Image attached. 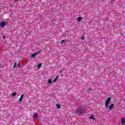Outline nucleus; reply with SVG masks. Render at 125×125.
Wrapping results in <instances>:
<instances>
[{
  "label": "nucleus",
  "instance_id": "nucleus-8",
  "mask_svg": "<svg viewBox=\"0 0 125 125\" xmlns=\"http://www.w3.org/2000/svg\"><path fill=\"white\" fill-rule=\"evenodd\" d=\"M33 117L36 119L37 118H39V116H38V114L35 113L34 115H33Z\"/></svg>",
  "mask_w": 125,
  "mask_h": 125
},
{
  "label": "nucleus",
  "instance_id": "nucleus-18",
  "mask_svg": "<svg viewBox=\"0 0 125 125\" xmlns=\"http://www.w3.org/2000/svg\"><path fill=\"white\" fill-rule=\"evenodd\" d=\"M81 40H83H83H84V36H82L81 38Z\"/></svg>",
  "mask_w": 125,
  "mask_h": 125
},
{
  "label": "nucleus",
  "instance_id": "nucleus-10",
  "mask_svg": "<svg viewBox=\"0 0 125 125\" xmlns=\"http://www.w3.org/2000/svg\"><path fill=\"white\" fill-rule=\"evenodd\" d=\"M56 106L58 108V109H60V108H61V105H60V104H56Z\"/></svg>",
  "mask_w": 125,
  "mask_h": 125
},
{
  "label": "nucleus",
  "instance_id": "nucleus-12",
  "mask_svg": "<svg viewBox=\"0 0 125 125\" xmlns=\"http://www.w3.org/2000/svg\"><path fill=\"white\" fill-rule=\"evenodd\" d=\"M48 83H54L53 81H52V80L51 79H50L48 82Z\"/></svg>",
  "mask_w": 125,
  "mask_h": 125
},
{
  "label": "nucleus",
  "instance_id": "nucleus-21",
  "mask_svg": "<svg viewBox=\"0 0 125 125\" xmlns=\"http://www.w3.org/2000/svg\"><path fill=\"white\" fill-rule=\"evenodd\" d=\"M3 39H5V36H3Z\"/></svg>",
  "mask_w": 125,
  "mask_h": 125
},
{
  "label": "nucleus",
  "instance_id": "nucleus-20",
  "mask_svg": "<svg viewBox=\"0 0 125 125\" xmlns=\"http://www.w3.org/2000/svg\"><path fill=\"white\" fill-rule=\"evenodd\" d=\"M23 97H24V94H22L21 97V98H23Z\"/></svg>",
  "mask_w": 125,
  "mask_h": 125
},
{
  "label": "nucleus",
  "instance_id": "nucleus-15",
  "mask_svg": "<svg viewBox=\"0 0 125 125\" xmlns=\"http://www.w3.org/2000/svg\"><path fill=\"white\" fill-rule=\"evenodd\" d=\"M88 92H90V91H92V88H89L88 90H87Z\"/></svg>",
  "mask_w": 125,
  "mask_h": 125
},
{
  "label": "nucleus",
  "instance_id": "nucleus-14",
  "mask_svg": "<svg viewBox=\"0 0 125 125\" xmlns=\"http://www.w3.org/2000/svg\"><path fill=\"white\" fill-rule=\"evenodd\" d=\"M17 65V62H15L14 63V65H13V68H16Z\"/></svg>",
  "mask_w": 125,
  "mask_h": 125
},
{
  "label": "nucleus",
  "instance_id": "nucleus-5",
  "mask_svg": "<svg viewBox=\"0 0 125 125\" xmlns=\"http://www.w3.org/2000/svg\"><path fill=\"white\" fill-rule=\"evenodd\" d=\"M82 20H83V17H79L77 19V21H78V22H81V21H82Z\"/></svg>",
  "mask_w": 125,
  "mask_h": 125
},
{
  "label": "nucleus",
  "instance_id": "nucleus-9",
  "mask_svg": "<svg viewBox=\"0 0 125 125\" xmlns=\"http://www.w3.org/2000/svg\"><path fill=\"white\" fill-rule=\"evenodd\" d=\"M58 78H59V76H57L53 81V83H55L58 80Z\"/></svg>",
  "mask_w": 125,
  "mask_h": 125
},
{
  "label": "nucleus",
  "instance_id": "nucleus-17",
  "mask_svg": "<svg viewBox=\"0 0 125 125\" xmlns=\"http://www.w3.org/2000/svg\"><path fill=\"white\" fill-rule=\"evenodd\" d=\"M22 99H23V98H20V99L19 100V101H20V102H22Z\"/></svg>",
  "mask_w": 125,
  "mask_h": 125
},
{
  "label": "nucleus",
  "instance_id": "nucleus-11",
  "mask_svg": "<svg viewBox=\"0 0 125 125\" xmlns=\"http://www.w3.org/2000/svg\"><path fill=\"white\" fill-rule=\"evenodd\" d=\"M89 119H91L94 120V121L95 120V119L94 118V117H93V115H92L91 116H90V117H89Z\"/></svg>",
  "mask_w": 125,
  "mask_h": 125
},
{
  "label": "nucleus",
  "instance_id": "nucleus-23",
  "mask_svg": "<svg viewBox=\"0 0 125 125\" xmlns=\"http://www.w3.org/2000/svg\"><path fill=\"white\" fill-rule=\"evenodd\" d=\"M112 0V1H113V0Z\"/></svg>",
  "mask_w": 125,
  "mask_h": 125
},
{
  "label": "nucleus",
  "instance_id": "nucleus-16",
  "mask_svg": "<svg viewBox=\"0 0 125 125\" xmlns=\"http://www.w3.org/2000/svg\"><path fill=\"white\" fill-rule=\"evenodd\" d=\"M42 63L38 64V69H40V68H41V67H42Z\"/></svg>",
  "mask_w": 125,
  "mask_h": 125
},
{
  "label": "nucleus",
  "instance_id": "nucleus-6",
  "mask_svg": "<svg viewBox=\"0 0 125 125\" xmlns=\"http://www.w3.org/2000/svg\"><path fill=\"white\" fill-rule=\"evenodd\" d=\"M16 94H17V93H16V92H13L12 93V96H13V97H15V96H16Z\"/></svg>",
  "mask_w": 125,
  "mask_h": 125
},
{
  "label": "nucleus",
  "instance_id": "nucleus-2",
  "mask_svg": "<svg viewBox=\"0 0 125 125\" xmlns=\"http://www.w3.org/2000/svg\"><path fill=\"white\" fill-rule=\"evenodd\" d=\"M42 51V49H40L38 52H37V53H33L31 55V57H35L36 56V55H38V54H40V53H41V52Z\"/></svg>",
  "mask_w": 125,
  "mask_h": 125
},
{
  "label": "nucleus",
  "instance_id": "nucleus-7",
  "mask_svg": "<svg viewBox=\"0 0 125 125\" xmlns=\"http://www.w3.org/2000/svg\"><path fill=\"white\" fill-rule=\"evenodd\" d=\"M122 124L123 125H125V118H123L122 121Z\"/></svg>",
  "mask_w": 125,
  "mask_h": 125
},
{
  "label": "nucleus",
  "instance_id": "nucleus-19",
  "mask_svg": "<svg viewBox=\"0 0 125 125\" xmlns=\"http://www.w3.org/2000/svg\"><path fill=\"white\" fill-rule=\"evenodd\" d=\"M63 42H65V40H62V44L63 43Z\"/></svg>",
  "mask_w": 125,
  "mask_h": 125
},
{
  "label": "nucleus",
  "instance_id": "nucleus-1",
  "mask_svg": "<svg viewBox=\"0 0 125 125\" xmlns=\"http://www.w3.org/2000/svg\"><path fill=\"white\" fill-rule=\"evenodd\" d=\"M110 102H111V98H108L105 103V108L106 109H109V110H113V107L115 106V104H110L109 106V104H110Z\"/></svg>",
  "mask_w": 125,
  "mask_h": 125
},
{
  "label": "nucleus",
  "instance_id": "nucleus-3",
  "mask_svg": "<svg viewBox=\"0 0 125 125\" xmlns=\"http://www.w3.org/2000/svg\"><path fill=\"white\" fill-rule=\"evenodd\" d=\"M84 111V110L83 108H79L77 109V113H78L80 114H83V113Z\"/></svg>",
  "mask_w": 125,
  "mask_h": 125
},
{
  "label": "nucleus",
  "instance_id": "nucleus-22",
  "mask_svg": "<svg viewBox=\"0 0 125 125\" xmlns=\"http://www.w3.org/2000/svg\"><path fill=\"white\" fill-rule=\"evenodd\" d=\"M18 1V0H15V1Z\"/></svg>",
  "mask_w": 125,
  "mask_h": 125
},
{
  "label": "nucleus",
  "instance_id": "nucleus-13",
  "mask_svg": "<svg viewBox=\"0 0 125 125\" xmlns=\"http://www.w3.org/2000/svg\"><path fill=\"white\" fill-rule=\"evenodd\" d=\"M17 67H18V68H20V67L21 66V63L19 62L17 65Z\"/></svg>",
  "mask_w": 125,
  "mask_h": 125
},
{
  "label": "nucleus",
  "instance_id": "nucleus-4",
  "mask_svg": "<svg viewBox=\"0 0 125 125\" xmlns=\"http://www.w3.org/2000/svg\"><path fill=\"white\" fill-rule=\"evenodd\" d=\"M1 27H5L6 26V22H2L0 23Z\"/></svg>",
  "mask_w": 125,
  "mask_h": 125
}]
</instances>
